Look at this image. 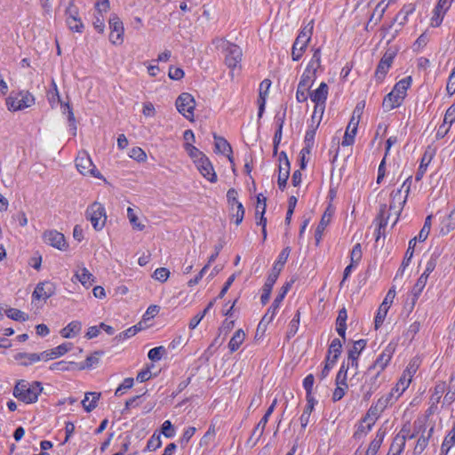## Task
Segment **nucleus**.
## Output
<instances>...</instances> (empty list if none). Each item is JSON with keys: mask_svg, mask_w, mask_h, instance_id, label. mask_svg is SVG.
I'll use <instances>...</instances> for the list:
<instances>
[{"mask_svg": "<svg viewBox=\"0 0 455 455\" xmlns=\"http://www.w3.org/2000/svg\"><path fill=\"white\" fill-rule=\"evenodd\" d=\"M405 201H388L380 205L379 214L376 218L377 228L375 231V240L378 243L382 235H385L386 226L389 221L395 225L404 206Z\"/></svg>", "mask_w": 455, "mask_h": 455, "instance_id": "nucleus-1", "label": "nucleus"}, {"mask_svg": "<svg viewBox=\"0 0 455 455\" xmlns=\"http://www.w3.org/2000/svg\"><path fill=\"white\" fill-rule=\"evenodd\" d=\"M42 391L43 387L41 382L34 381L28 383L24 379H20L16 383L12 395L18 400L25 403H34L37 401Z\"/></svg>", "mask_w": 455, "mask_h": 455, "instance_id": "nucleus-2", "label": "nucleus"}, {"mask_svg": "<svg viewBox=\"0 0 455 455\" xmlns=\"http://www.w3.org/2000/svg\"><path fill=\"white\" fill-rule=\"evenodd\" d=\"M290 255V248H284L279 254L277 260L274 263L271 273L268 275L266 283L263 286L262 294L260 297L261 302L266 304L272 291V288L275 283L282 269L283 268L284 264L286 263L288 257Z\"/></svg>", "mask_w": 455, "mask_h": 455, "instance_id": "nucleus-3", "label": "nucleus"}, {"mask_svg": "<svg viewBox=\"0 0 455 455\" xmlns=\"http://www.w3.org/2000/svg\"><path fill=\"white\" fill-rule=\"evenodd\" d=\"M35 97L28 91H21L6 99V105L10 111H20L30 108L35 104Z\"/></svg>", "mask_w": 455, "mask_h": 455, "instance_id": "nucleus-4", "label": "nucleus"}, {"mask_svg": "<svg viewBox=\"0 0 455 455\" xmlns=\"http://www.w3.org/2000/svg\"><path fill=\"white\" fill-rule=\"evenodd\" d=\"M86 216L96 230L102 229L106 224L107 215L105 209L101 204L97 201L88 207Z\"/></svg>", "mask_w": 455, "mask_h": 455, "instance_id": "nucleus-5", "label": "nucleus"}, {"mask_svg": "<svg viewBox=\"0 0 455 455\" xmlns=\"http://www.w3.org/2000/svg\"><path fill=\"white\" fill-rule=\"evenodd\" d=\"M176 108L178 111L188 120L192 121L196 100L194 97L188 92L181 93L176 100Z\"/></svg>", "mask_w": 455, "mask_h": 455, "instance_id": "nucleus-6", "label": "nucleus"}, {"mask_svg": "<svg viewBox=\"0 0 455 455\" xmlns=\"http://www.w3.org/2000/svg\"><path fill=\"white\" fill-rule=\"evenodd\" d=\"M329 93V87L326 83L322 82L319 85V87L310 92L309 96L311 100L315 104V112L317 110H320V116L317 121V124H320L324 109H325V103L327 100V96Z\"/></svg>", "mask_w": 455, "mask_h": 455, "instance_id": "nucleus-7", "label": "nucleus"}, {"mask_svg": "<svg viewBox=\"0 0 455 455\" xmlns=\"http://www.w3.org/2000/svg\"><path fill=\"white\" fill-rule=\"evenodd\" d=\"M76 166L78 172L83 175H91L95 178H100V172L97 171L90 156L85 153H79L76 159Z\"/></svg>", "mask_w": 455, "mask_h": 455, "instance_id": "nucleus-8", "label": "nucleus"}, {"mask_svg": "<svg viewBox=\"0 0 455 455\" xmlns=\"http://www.w3.org/2000/svg\"><path fill=\"white\" fill-rule=\"evenodd\" d=\"M222 48L225 52V62L229 68H235L242 60L241 48L229 42H224Z\"/></svg>", "mask_w": 455, "mask_h": 455, "instance_id": "nucleus-9", "label": "nucleus"}, {"mask_svg": "<svg viewBox=\"0 0 455 455\" xmlns=\"http://www.w3.org/2000/svg\"><path fill=\"white\" fill-rule=\"evenodd\" d=\"M395 352V347L392 344H388L378 358L375 360L374 363L368 368L367 374H370L371 371H377L382 372L386 367L388 365L393 355Z\"/></svg>", "mask_w": 455, "mask_h": 455, "instance_id": "nucleus-10", "label": "nucleus"}, {"mask_svg": "<svg viewBox=\"0 0 455 455\" xmlns=\"http://www.w3.org/2000/svg\"><path fill=\"white\" fill-rule=\"evenodd\" d=\"M309 70H305L298 84L296 99L299 102H305L307 100V92L315 79V75Z\"/></svg>", "mask_w": 455, "mask_h": 455, "instance_id": "nucleus-11", "label": "nucleus"}, {"mask_svg": "<svg viewBox=\"0 0 455 455\" xmlns=\"http://www.w3.org/2000/svg\"><path fill=\"white\" fill-rule=\"evenodd\" d=\"M396 49L389 48L384 53L375 72V76L378 81H382L385 78L389 68L391 67L393 60L396 55Z\"/></svg>", "mask_w": 455, "mask_h": 455, "instance_id": "nucleus-12", "label": "nucleus"}, {"mask_svg": "<svg viewBox=\"0 0 455 455\" xmlns=\"http://www.w3.org/2000/svg\"><path fill=\"white\" fill-rule=\"evenodd\" d=\"M110 35L109 40L114 44H121L124 40V25L119 17L116 14H112L109 19Z\"/></svg>", "mask_w": 455, "mask_h": 455, "instance_id": "nucleus-13", "label": "nucleus"}, {"mask_svg": "<svg viewBox=\"0 0 455 455\" xmlns=\"http://www.w3.org/2000/svg\"><path fill=\"white\" fill-rule=\"evenodd\" d=\"M55 284L53 283L44 281L37 283L33 293L32 298L36 300L46 301L50 297L55 293Z\"/></svg>", "mask_w": 455, "mask_h": 455, "instance_id": "nucleus-14", "label": "nucleus"}, {"mask_svg": "<svg viewBox=\"0 0 455 455\" xmlns=\"http://www.w3.org/2000/svg\"><path fill=\"white\" fill-rule=\"evenodd\" d=\"M43 239L45 243L59 250L62 251L67 248V243L63 234L56 230L45 231L43 235Z\"/></svg>", "mask_w": 455, "mask_h": 455, "instance_id": "nucleus-15", "label": "nucleus"}, {"mask_svg": "<svg viewBox=\"0 0 455 455\" xmlns=\"http://www.w3.org/2000/svg\"><path fill=\"white\" fill-rule=\"evenodd\" d=\"M74 278L85 288L91 287L95 283L94 275L83 264L76 267Z\"/></svg>", "mask_w": 455, "mask_h": 455, "instance_id": "nucleus-16", "label": "nucleus"}, {"mask_svg": "<svg viewBox=\"0 0 455 455\" xmlns=\"http://www.w3.org/2000/svg\"><path fill=\"white\" fill-rule=\"evenodd\" d=\"M196 164L200 173L211 182L216 180V173L213 167L207 157L200 156L199 159L196 160Z\"/></svg>", "mask_w": 455, "mask_h": 455, "instance_id": "nucleus-17", "label": "nucleus"}, {"mask_svg": "<svg viewBox=\"0 0 455 455\" xmlns=\"http://www.w3.org/2000/svg\"><path fill=\"white\" fill-rule=\"evenodd\" d=\"M333 212H334L333 208L331 207V205H329L327 207V209L325 210L323 215L322 216V219L320 220L319 225L317 226V228L315 229V234L316 243H319V242L321 241L323 231H324L325 228L328 226V224L331 222Z\"/></svg>", "mask_w": 455, "mask_h": 455, "instance_id": "nucleus-18", "label": "nucleus"}, {"mask_svg": "<svg viewBox=\"0 0 455 455\" xmlns=\"http://www.w3.org/2000/svg\"><path fill=\"white\" fill-rule=\"evenodd\" d=\"M271 86V81L269 79L263 80L259 88V113L258 116L260 118L265 110L266 100L268 94L269 88Z\"/></svg>", "mask_w": 455, "mask_h": 455, "instance_id": "nucleus-19", "label": "nucleus"}, {"mask_svg": "<svg viewBox=\"0 0 455 455\" xmlns=\"http://www.w3.org/2000/svg\"><path fill=\"white\" fill-rule=\"evenodd\" d=\"M371 373H373V375L362 387L363 390V399L365 401H368L371 398V395L377 390L379 385L378 381L381 372L374 371Z\"/></svg>", "mask_w": 455, "mask_h": 455, "instance_id": "nucleus-20", "label": "nucleus"}, {"mask_svg": "<svg viewBox=\"0 0 455 455\" xmlns=\"http://www.w3.org/2000/svg\"><path fill=\"white\" fill-rule=\"evenodd\" d=\"M284 299L283 293H279L272 303L271 307L268 308L267 312L262 317L259 327L261 325H267L271 323L275 315L276 310L279 308V306L283 299Z\"/></svg>", "mask_w": 455, "mask_h": 455, "instance_id": "nucleus-21", "label": "nucleus"}, {"mask_svg": "<svg viewBox=\"0 0 455 455\" xmlns=\"http://www.w3.org/2000/svg\"><path fill=\"white\" fill-rule=\"evenodd\" d=\"M229 216L236 226L240 225L244 217V208L239 201H231L229 204Z\"/></svg>", "mask_w": 455, "mask_h": 455, "instance_id": "nucleus-22", "label": "nucleus"}, {"mask_svg": "<svg viewBox=\"0 0 455 455\" xmlns=\"http://www.w3.org/2000/svg\"><path fill=\"white\" fill-rule=\"evenodd\" d=\"M359 121L355 120V116H352L348 125L347 127L343 140H342V146H350L355 141V136L357 132Z\"/></svg>", "mask_w": 455, "mask_h": 455, "instance_id": "nucleus-23", "label": "nucleus"}, {"mask_svg": "<svg viewBox=\"0 0 455 455\" xmlns=\"http://www.w3.org/2000/svg\"><path fill=\"white\" fill-rule=\"evenodd\" d=\"M451 7L450 4L446 3H442L441 0H439L437 5L435 6L434 10V16L431 19V26L432 27H439L443 21L444 13L448 11V9Z\"/></svg>", "mask_w": 455, "mask_h": 455, "instance_id": "nucleus-24", "label": "nucleus"}, {"mask_svg": "<svg viewBox=\"0 0 455 455\" xmlns=\"http://www.w3.org/2000/svg\"><path fill=\"white\" fill-rule=\"evenodd\" d=\"M276 403H277V400L275 399L272 402V403L269 406V408L267 410V411H266L265 415L263 416V418L260 419V421L258 423V425L254 428V430L252 432V435H255L258 433V439H259L260 436L263 435L265 427H266V425H267V423L268 421V419H269L270 415L273 413Z\"/></svg>", "mask_w": 455, "mask_h": 455, "instance_id": "nucleus-25", "label": "nucleus"}, {"mask_svg": "<svg viewBox=\"0 0 455 455\" xmlns=\"http://www.w3.org/2000/svg\"><path fill=\"white\" fill-rule=\"evenodd\" d=\"M403 99L402 96H397L393 91H391L383 100L382 107L386 111H390L399 107Z\"/></svg>", "mask_w": 455, "mask_h": 455, "instance_id": "nucleus-26", "label": "nucleus"}, {"mask_svg": "<svg viewBox=\"0 0 455 455\" xmlns=\"http://www.w3.org/2000/svg\"><path fill=\"white\" fill-rule=\"evenodd\" d=\"M385 435L386 433L384 430L379 429L374 439L371 442L368 449L366 450L364 455H376L383 443Z\"/></svg>", "mask_w": 455, "mask_h": 455, "instance_id": "nucleus-27", "label": "nucleus"}, {"mask_svg": "<svg viewBox=\"0 0 455 455\" xmlns=\"http://www.w3.org/2000/svg\"><path fill=\"white\" fill-rule=\"evenodd\" d=\"M82 330V323L79 321H73L60 331V335L65 339H70L77 334Z\"/></svg>", "mask_w": 455, "mask_h": 455, "instance_id": "nucleus-28", "label": "nucleus"}, {"mask_svg": "<svg viewBox=\"0 0 455 455\" xmlns=\"http://www.w3.org/2000/svg\"><path fill=\"white\" fill-rule=\"evenodd\" d=\"M100 397V393L89 392L84 395V399L82 401V405L84 410L88 412L92 411L97 407V403Z\"/></svg>", "mask_w": 455, "mask_h": 455, "instance_id": "nucleus-29", "label": "nucleus"}, {"mask_svg": "<svg viewBox=\"0 0 455 455\" xmlns=\"http://www.w3.org/2000/svg\"><path fill=\"white\" fill-rule=\"evenodd\" d=\"M341 342L339 339H334L329 347L327 361L334 364L341 352Z\"/></svg>", "mask_w": 455, "mask_h": 455, "instance_id": "nucleus-30", "label": "nucleus"}, {"mask_svg": "<svg viewBox=\"0 0 455 455\" xmlns=\"http://www.w3.org/2000/svg\"><path fill=\"white\" fill-rule=\"evenodd\" d=\"M215 140V149L218 153H221L223 155L228 156L230 162H232V157L230 154L232 152V148L230 144L222 137H218L214 135Z\"/></svg>", "mask_w": 455, "mask_h": 455, "instance_id": "nucleus-31", "label": "nucleus"}, {"mask_svg": "<svg viewBox=\"0 0 455 455\" xmlns=\"http://www.w3.org/2000/svg\"><path fill=\"white\" fill-rule=\"evenodd\" d=\"M446 390L447 384L444 381L436 382L431 395L432 406L437 404L441 401V398L443 394L446 393Z\"/></svg>", "mask_w": 455, "mask_h": 455, "instance_id": "nucleus-32", "label": "nucleus"}, {"mask_svg": "<svg viewBox=\"0 0 455 455\" xmlns=\"http://www.w3.org/2000/svg\"><path fill=\"white\" fill-rule=\"evenodd\" d=\"M427 279L425 275H420L419 277V279L417 280V283H415V285L413 286L412 290H411V296H412V299H411V304L412 306L415 305L416 301L418 300L419 297L420 296L423 289L425 288L427 283Z\"/></svg>", "mask_w": 455, "mask_h": 455, "instance_id": "nucleus-33", "label": "nucleus"}, {"mask_svg": "<svg viewBox=\"0 0 455 455\" xmlns=\"http://www.w3.org/2000/svg\"><path fill=\"white\" fill-rule=\"evenodd\" d=\"M347 310H346L345 307H343V308H341L339 311V315H338V317H337V320H336V325H337L336 330H337V332L342 338H345V335H346V329H347L346 321H347Z\"/></svg>", "mask_w": 455, "mask_h": 455, "instance_id": "nucleus-34", "label": "nucleus"}, {"mask_svg": "<svg viewBox=\"0 0 455 455\" xmlns=\"http://www.w3.org/2000/svg\"><path fill=\"white\" fill-rule=\"evenodd\" d=\"M14 359L20 362L23 366H28L33 363L40 361V356L36 353H18L15 355Z\"/></svg>", "mask_w": 455, "mask_h": 455, "instance_id": "nucleus-35", "label": "nucleus"}, {"mask_svg": "<svg viewBox=\"0 0 455 455\" xmlns=\"http://www.w3.org/2000/svg\"><path fill=\"white\" fill-rule=\"evenodd\" d=\"M245 339V333L242 329L237 330L228 343V348L231 352L236 351L243 344Z\"/></svg>", "mask_w": 455, "mask_h": 455, "instance_id": "nucleus-36", "label": "nucleus"}, {"mask_svg": "<svg viewBox=\"0 0 455 455\" xmlns=\"http://www.w3.org/2000/svg\"><path fill=\"white\" fill-rule=\"evenodd\" d=\"M411 77L408 76L396 83L392 91L395 93H396L397 96H402V98L404 100L406 96V92L408 88L411 86Z\"/></svg>", "mask_w": 455, "mask_h": 455, "instance_id": "nucleus-37", "label": "nucleus"}, {"mask_svg": "<svg viewBox=\"0 0 455 455\" xmlns=\"http://www.w3.org/2000/svg\"><path fill=\"white\" fill-rule=\"evenodd\" d=\"M307 404L305 407L302 415L299 418L301 427L305 428L309 423L311 412L313 411L315 400L313 397L307 398Z\"/></svg>", "mask_w": 455, "mask_h": 455, "instance_id": "nucleus-38", "label": "nucleus"}, {"mask_svg": "<svg viewBox=\"0 0 455 455\" xmlns=\"http://www.w3.org/2000/svg\"><path fill=\"white\" fill-rule=\"evenodd\" d=\"M314 20H311L306 26H304L298 35V41L309 43L313 35Z\"/></svg>", "mask_w": 455, "mask_h": 455, "instance_id": "nucleus-39", "label": "nucleus"}, {"mask_svg": "<svg viewBox=\"0 0 455 455\" xmlns=\"http://www.w3.org/2000/svg\"><path fill=\"white\" fill-rule=\"evenodd\" d=\"M405 439H406V436L404 435H403V434L397 435L395 437V439L390 446L389 451L393 453L400 455V453L403 451V450L404 448Z\"/></svg>", "mask_w": 455, "mask_h": 455, "instance_id": "nucleus-40", "label": "nucleus"}, {"mask_svg": "<svg viewBox=\"0 0 455 455\" xmlns=\"http://www.w3.org/2000/svg\"><path fill=\"white\" fill-rule=\"evenodd\" d=\"M321 64V50L320 48L314 49L313 57L308 63L307 68L305 70H309V72H313V75H315L317 68Z\"/></svg>", "mask_w": 455, "mask_h": 455, "instance_id": "nucleus-41", "label": "nucleus"}, {"mask_svg": "<svg viewBox=\"0 0 455 455\" xmlns=\"http://www.w3.org/2000/svg\"><path fill=\"white\" fill-rule=\"evenodd\" d=\"M266 207V201H257L255 212L256 219H258V213H260V217L257 220V225L261 226L262 228L267 227V219L264 217Z\"/></svg>", "mask_w": 455, "mask_h": 455, "instance_id": "nucleus-42", "label": "nucleus"}, {"mask_svg": "<svg viewBox=\"0 0 455 455\" xmlns=\"http://www.w3.org/2000/svg\"><path fill=\"white\" fill-rule=\"evenodd\" d=\"M276 122L278 124V128L274 136V153L275 154L277 153L278 145L282 140V130H283V126L284 124V115L283 116H277Z\"/></svg>", "mask_w": 455, "mask_h": 455, "instance_id": "nucleus-43", "label": "nucleus"}, {"mask_svg": "<svg viewBox=\"0 0 455 455\" xmlns=\"http://www.w3.org/2000/svg\"><path fill=\"white\" fill-rule=\"evenodd\" d=\"M366 346V341L364 339H359L355 341L353 345V347L348 352V360L355 361V357L358 358L360 353L363 350Z\"/></svg>", "mask_w": 455, "mask_h": 455, "instance_id": "nucleus-44", "label": "nucleus"}, {"mask_svg": "<svg viewBox=\"0 0 455 455\" xmlns=\"http://www.w3.org/2000/svg\"><path fill=\"white\" fill-rule=\"evenodd\" d=\"M373 425L374 423H370L369 421L365 420V418H363L359 423L356 431L355 432V437L359 439L364 436L369 431H371Z\"/></svg>", "mask_w": 455, "mask_h": 455, "instance_id": "nucleus-45", "label": "nucleus"}, {"mask_svg": "<svg viewBox=\"0 0 455 455\" xmlns=\"http://www.w3.org/2000/svg\"><path fill=\"white\" fill-rule=\"evenodd\" d=\"M411 177L407 178L406 180L402 184L401 188L394 194V191L392 192L391 196L393 197H403L404 199H407L409 196L410 189H411Z\"/></svg>", "mask_w": 455, "mask_h": 455, "instance_id": "nucleus-46", "label": "nucleus"}, {"mask_svg": "<svg viewBox=\"0 0 455 455\" xmlns=\"http://www.w3.org/2000/svg\"><path fill=\"white\" fill-rule=\"evenodd\" d=\"M455 444V432L451 429V432L444 438L441 451L443 453L447 454L448 451L453 447Z\"/></svg>", "mask_w": 455, "mask_h": 455, "instance_id": "nucleus-47", "label": "nucleus"}, {"mask_svg": "<svg viewBox=\"0 0 455 455\" xmlns=\"http://www.w3.org/2000/svg\"><path fill=\"white\" fill-rule=\"evenodd\" d=\"M127 217L134 229H137L139 231L144 229L145 225L139 220L138 216L135 214L134 211L131 207H128L127 209Z\"/></svg>", "mask_w": 455, "mask_h": 455, "instance_id": "nucleus-48", "label": "nucleus"}, {"mask_svg": "<svg viewBox=\"0 0 455 455\" xmlns=\"http://www.w3.org/2000/svg\"><path fill=\"white\" fill-rule=\"evenodd\" d=\"M166 355V348L163 346L154 347L149 350L148 356L153 362H158Z\"/></svg>", "mask_w": 455, "mask_h": 455, "instance_id": "nucleus-49", "label": "nucleus"}, {"mask_svg": "<svg viewBox=\"0 0 455 455\" xmlns=\"http://www.w3.org/2000/svg\"><path fill=\"white\" fill-rule=\"evenodd\" d=\"M363 257L362 246L360 243H356L350 252V263L353 266H357Z\"/></svg>", "mask_w": 455, "mask_h": 455, "instance_id": "nucleus-50", "label": "nucleus"}, {"mask_svg": "<svg viewBox=\"0 0 455 455\" xmlns=\"http://www.w3.org/2000/svg\"><path fill=\"white\" fill-rule=\"evenodd\" d=\"M433 431V427L428 431L427 435H422L417 441L416 446L414 448L415 453H421L425 448L427 446L429 436Z\"/></svg>", "mask_w": 455, "mask_h": 455, "instance_id": "nucleus-51", "label": "nucleus"}, {"mask_svg": "<svg viewBox=\"0 0 455 455\" xmlns=\"http://www.w3.org/2000/svg\"><path fill=\"white\" fill-rule=\"evenodd\" d=\"M5 314L9 318L15 320V321L25 322L28 318V315L24 312H22L19 309H16V308L7 309L5 311Z\"/></svg>", "mask_w": 455, "mask_h": 455, "instance_id": "nucleus-52", "label": "nucleus"}, {"mask_svg": "<svg viewBox=\"0 0 455 455\" xmlns=\"http://www.w3.org/2000/svg\"><path fill=\"white\" fill-rule=\"evenodd\" d=\"M47 97L52 107H53L55 103L60 101L59 90L54 79L52 80V90L48 92Z\"/></svg>", "mask_w": 455, "mask_h": 455, "instance_id": "nucleus-53", "label": "nucleus"}, {"mask_svg": "<svg viewBox=\"0 0 455 455\" xmlns=\"http://www.w3.org/2000/svg\"><path fill=\"white\" fill-rule=\"evenodd\" d=\"M318 125L319 124H317L315 125L311 124L308 127V129L306 132V135H305V140H304V143H305L306 147L313 148L315 135V132H316Z\"/></svg>", "mask_w": 455, "mask_h": 455, "instance_id": "nucleus-54", "label": "nucleus"}, {"mask_svg": "<svg viewBox=\"0 0 455 455\" xmlns=\"http://www.w3.org/2000/svg\"><path fill=\"white\" fill-rule=\"evenodd\" d=\"M281 155H283L285 157V160H286L285 164L287 166V168L284 170L282 167H280V171H279L278 184H279V187L282 188L283 187L285 186L286 181L289 177V171H288L289 170V161H288L284 152H282Z\"/></svg>", "mask_w": 455, "mask_h": 455, "instance_id": "nucleus-55", "label": "nucleus"}, {"mask_svg": "<svg viewBox=\"0 0 455 455\" xmlns=\"http://www.w3.org/2000/svg\"><path fill=\"white\" fill-rule=\"evenodd\" d=\"M214 304V301H211L208 306L205 307V309L201 313V314H198L196 315H195L191 320H190V323L188 324L189 328L190 329H195L198 324L199 323L202 321V319L204 317V315L208 313V311L212 307Z\"/></svg>", "mask_w": 455, "mask_h": 455, "instance_id": "nucleus-56", "label": "nucleus"}, {"mask_svg": "<svg viewBox=\"0 0 455 455\" xmlns=\"http://www.w3.org/2000/svg\"><path fill=\"white\" fill-rule=\"evenodd\" d=\"M299 315H300L299 311H297L295 316L290 322L289 329H288V331H287V338L288 339L293 337L297 333V331L299 330Z\"/></svg>", "mask_w": 455, "mask_h": 455, "instance_id": "nucleus-57", "label": "nucleus"}, {"mask_svg": "<svg viewBox=\"0 0 455 455\" xmlns=\"http://www.w3.org/2000/svg\"><path fill=\"white\" fill-rule=\"evenodd\" d=\"M381 412H382V411L379 410V408L374 403L368 410V411L364 417L365 420L369 421L370 423L375 424L376 420L379 419Z\"/></svg>", "mask_w": 455, "mask_h": 455, "instance_id": "nucleus-58", "label": "nucleus"}, {"mask_svg": "<svg viewBox=\"0 0 455 455\" xmlns=\"http://www.w3.org/2000/svg\"><path fill=\"white\" fill-rule=\"evenodd\" d=\"M387 6L388 3L386 4L385 0L379 2L373 11V13L371 17V20H372L376 17V22L379 21L382 18Z\"/></svg>", "mask_w": 455, "mask_h": 455, "instance_id": "nucleus-59", "label": "nucleus"}, {"mask_svg": "<svg viewBox=\"0 0 455 455\" xmlns=\"http://www.w3.org/2000/svg\"><path fill=\"white\" fill-rule=\"evenodd\" d=\"M419 358H413L409 363L408 366L404 370L403 373L406 374L410 378H413L414 374L416 373L417 370L419 367Z\"/></svg>", "mask_w": 455, "mask_h": 455, "instance_id": "nucleus-60", "label": "nucleus"}, {"mask_svg": "<svg viewBox=\"0 0 455 455\" xmlns=\"http://www.w3.org/2000/svg\"><path fill=\"white\" fill-rule=\"evenodd\" d=\"M170 276V271L165 267L156 268L153 274V278L156 280L164 283Z\"/></svg>", "mask_w": 455, "mask_h": 455, "instance_id": "nucleus-61", "label": "nucleus"}, {"mask_svg": "<svg viewBox=\"0 0 455 455\" xmlns=\"http://www.w3.org/2000/svg\"><path fill=\"white\" fill-rule=\"evenodd\" d=\"M67 24L70 30L81 33L84 28V24L80 18L67 19Z\"/></svg>", "mask_w": 455, "mask_h": 455, "instance_id": "nucleus-62", "label": "nucleus"}, {"mask_svg": "<svg viewBox=\"0 0 455 455\" xmlns=\"http://www.w3.org/2000/svg\"><path fill=\"white\" fill-rule=\"evenodd\" d=\"M141 328L138 327L137 325H134L132 327L128 328L124 331L119 333L116 339L118 340H124L125 339H129L132 336H134Z\"/></svg>", "mask_w": 455, "mask_h": 455, "instance_id": "nucleus-63", "label": "nucleus"}, {"mask_svg": "<svg viewBox=\"0 0 455 455\" xmlns=\"http://www.w3.org/2000/svg\"><path fill=\"white\" fill-rule=\"evenodd\" d=\"M387 312L388 309L383 307L382 306H379L375 317V329H379L382 325Z\"/></svg>", "mask_w": 455, "mask_h": 455, "instance_id": "nucleus-64", "label": "nucleus"}]
</instances>
